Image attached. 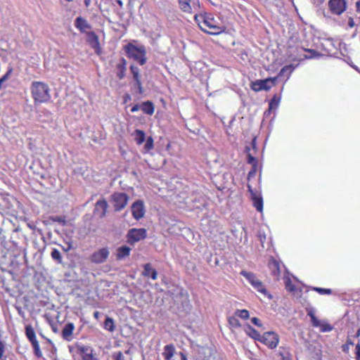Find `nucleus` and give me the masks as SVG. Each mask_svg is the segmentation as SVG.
Returning a JSON list of instances; mask_svg holds the SVG:
<instances>
[{
	"instance_id": "5701e85b",
	"label": "nucleus",
	"mask_w": 360,
	"mask_h": 360,
	"mask_svg": "<svg viewBox=\"0 0 360 360\" xmlns=\"http://www.w3.org/2000/svg\"><path fill=\"white\" fill-rule=\"evenodd\" d=\"M132 136L137 145H141L146 140L145 132L140 129H136Z\"/></svg>"
},
{
	"instance_id": "7c9ffc66",
	"label": "nucleus",
	"mask_w": 360,
	"mask_h": 360,
	"mask_svg": "<svg viewBox=\"0 0 360 360\" xmlns=\"http://www.w3.org/2000/svg\"><path fill=\"white\" fill-rule=\"evenodd\" d=\"M104 328L112 332L115 330V323L112 318L107 316L104 322Z\"/></svg>"
},
{
	"instance_id": "de8ad7c7",
	"label": "nucleus",
	"mask_w": 360,
	"mask_h": 360,
	"mask_svg": "<svg viewBox=\"0 0 360 360\" xmlns=\"http://www.w3.org/2000/svg\"><path fill=\"white\" fill-rule=\"evenodd\" d=\"M355 359L360 360V343H357L354 350Z\"/></svg>"
},
{
	"instance_id": "412c9836",
	"label": "nucleus",
	"mask_w": 360,
	"mask_h": 360,
	"mask_svg": "<svg viewBox=\"0 0 360 360\" xmlns=\"http://www.w3.org/2000/svg\"><path fill=\"white\" fill-rule=\"evenodd\" d=\"M131 248L127 245H122L117 250V259H122L124 257L129 255Z\"/></svg>"
},
{
	"instance_id": "e2e57ef3",
	"label": "nucleus",
	"mask_w": 360,
	"mask_h": 360,
	"mask_svg": "<svg viewBox=\"0 0 360 360\" xmlns=\"http://www.w3.org/2000/svg\"><path fill=\"white\" fill-rule=\"evenodd\" d=\"M86 7H89L91 4V0H84Z\"/></svg>"
},
{
	"instance_id": "4468645a",
	"label": "nucleus",
	"mask_w": 360,
	"mask_h": 360,
	"mask_svg": "<svg viewBox=\"0 0 360 360\" xmlns=\"http://www.w3.org/2000/svg\"><path fill=\"white\" fill-rule=\"evenodd\" d=\"M75 26L81 32H86L87 30H90L91 28L90 24L87 22L86 20L79 16L77 17L75 20Z\"/></svg>"
},
{
	"instance_id": "3c124183",
	"label": "nucleus",
	"mask_w": 360,
	"mask_h": 360,
	"mask_svg": "<svg viewBox=\"0 0 360 360\" xmlns=\"http://www.w3.org/2000/svg\"><path fill=\"white\" fill-rule=\"evenodd\" d=\"M10 75V71H8L6 74H5L1 79H0V89L2 87L3 83L8 79V75Z\"/></svg>"
},
{
	"instance_id": "6ab92c4d",
	"label": "nucleus",
	"mask_w": 360,
	"mask_h": 360,
	"mask_svg": "<svg viewBox=\"0 0 360 360\" xmlns=\"http://www.w3.org/2000/svg\"><path fill=\"white\" fill-rule=\"evenodd\" d=\"M108 208V203L105 200H98L96 203L95 212H100V217H103L105 216L106 210Z\"/></svg>"
},
{
	"instance_id": "9d476101",
	"label": "nucleus",
	"mask_w": 360,
	"mask_h": 360,
	"mask_svg": "<svg viewBox=\"0 0 360 360\" xmlns=\"http://www.w3.org/2000/svg\"><path fill=\"white\" fill-rule=\"evenodd\" d=\"M260 341L269 348L274 349L278 343V335L274 332H266L262 335Z\"/></svg>"
},
{
	"instance_id": "f704fd0d",
	"label": "nucleus",
	"mask_w": 360,
	"mask_h": 360,
	"mask_svg": "<svg viewBox=\"0 0 360 360\" xmlns=\"http://www.w3.org/2000/svg\"><path fill=\"white\" fill-rule=\"evenodd\" d=\"M32 343V345L33 347V349H34V354L37 356V357H41L42 356V352L40 349V347H39V342L37 340L35 341H33L31 342Z\"/></svg>"
},
{
	"instance_id": "473e14b6",
	"label": "nucleus",
	"mask_w": 360,
	"mask_h": 360,
	"mask_svg": "<svg viewBox=\"0 0 360 360\" xmlns=\"http://www.w3.org/2000/svg\"><path fill=\"white\" fill-rule=\"evenodd\" d=\"M133 89H136V92L139 94H143L144 89L142 85L141 80L134 81L133 84Z\"/></svg>"
},
{
	"instance_id": "a211bd4d",
	"label": "nucleus",
	"mask_w": 360,
	"mask_h": 360,
	"mask_svg": "<svg viewBox=\"0 0 360 360\" xmlns=\"http://www.w3.org/2000/svg\"><path fill=\"white\" fill-rule=\"evenodd\" d=\"M142 275L146 277H150L154 281L158 278L157 271L152 267L150 263H147L143 265Z\"/></svg>"
},
{
	"instance_id": "09e8293b",
	"label": "nucleus",
	"mask_w": 360,
	"mask_h": 360,
	"mask_svg": "<svg viewBox=\"0 0 360 360\" xmlns=\"http://www.w3.org/2000/svg\"><path fill=\"white\" fill-rule=\"evenodd\" d=\"M248 162L249 164H251L254 167L257 165V160L256 159L251 155V154H248Z\"/></svg>"
},
{
	"instance_id": "774afa93",
	"label": "nucleus",
	"mask_w": 360,
	"mask_h": 360,
	"mask_svg": "<svg viewBox=\"0 0 360 360\" xmlns=\"http://www.w3.org/2000/svg\"><path fill=\"white\" fill-rule=\"evenodd\" d=\"M352 67L355 69L356 70H357L359 72H360V70L358 69V68L356 66V65H352Z\"/></svg>"
},
{
	"instance_id": "b1692460",
	"label": "nucleus",
	"mask_w": 360,
	"mask_h": 360,
	"mask_svg": "<svg viewBox=\"0 0 360 360\" xmlns=\"http://www.w3.org/2000/svg\"><path fill=\"white\" fill-rule=\"evenodd\" d=\"M294 69L295 67L292 65H285L281 70L278 77H286V79H288Z\"/></svg>"
},
{
	"instance_id": "e433bc0d",
	"label": "nucleus",
	"mask_w": 360,
	"mask_h": 360,
	"mask_svg": "<svg viewBox=\"0 0 360 360\" xmlns=\"http://www.w3.org/2000/svg\"><path fill=\"white\" fill-rule=\"evenodd\" d=\"M229 323L230 326L233 328H238L240 326V321L236 316L229 317Z\"/></svg>"
},
{
	"instance_id": "603ef678",
	"label": "nucleus",
	"mask_w": 360,
	"mask_h": 360,
	"mask_svg": "<svg viewBox=\"0 0 360 360\" xmlns=\"http://www.w3.org/2000/svg\"><path fill=\"white\" fill-rule=\"evenodd\" d=\"M347 25H348V27L349 28H352V27H354L356 25L354 20V18L352 17H349L348 18V23H347Z\"/></svg>"
},
{
	"instance_id": "ddd939ff",
	"label": "nucleus",
	"mask_w": 360,
	"mask_h": 360,
	"mask_svg": "<svg viewBox=\"0 0 360 360\" xmlns=\"http://www.w3.org/2000/svg\"><path fill=\"white\" fill-rule=\"evenodd\" d=\"M268 266L271 271V275L274 276L276 280H278L281 274L280 264L274 258H271L269 262Z\"/></svg>"
},
{
	"instance_id": "69168bd1",
	"label": "nucleus",
	"mask_w": 360,
	"mask_h": 360,
	"mask_svg": "<svg viewBox=\"0 0 360 360\" xmlns=\"http://www.w3.org/2000/svg\"><path fill=\"white\" fill-rule=\"evenodd\" d=\"M116 2L121 8L123 6V2L122 0H116Z\"/></svg>"
},
{
	"instance_id": "f3484780",
	"label": "nucleus",
	"mask_w": 360,
	"mask_h": 360,
	"mask_svg": "<svg viewBox=\"0 0 360 360\" xmlns=\"http://www.w3.org/2000/svg\"><path fill=\"white\" fill-rule=\"evenodd\" d=\"M117 69V77L120 79H122L126 76V70H127V61L124 58H122L120 63L116 65Z\"/></svg>"
},
{
	"instance_id": "2eb2a0df",
	"label": "nucleus",
	"mask_w": 360,
	"mask_h": 360,
	"mask_svg": "<svg viewBox=\"0 0 360 360\" xmlns=\"http://www.w3.org/2000/svg\"><path fill=\"white\" fill-rule=\"evenodd\" d=\"M75 329L73 323H68L62 330V337L65 340L71 341L72 340V333Z\"/></svg>"
},
{
	"instance_id": "f257e3e1",
	"label": "nucleus",
	"mask_w": 360,
	"mask_h": 360,
	"mask_svg": "<svg viewBox=\"0 0 360 360\" xmlns=\"http://www.w3.org/2000/svg\"><path fill=\"white\" fill-rule=\"evenodd\" d=\"M31 91L35 103H45L51 99L50 89L47 84L41 82H34Z\"/></svg>"
},
{
	"instance_id": "a878e982",
	"label": "nucleus",
	"mask_w": 360,
	"mask_h": 360,
	"mask_svg": "<svg viewBox=\"0 0 360 360\" xmlns=\"http://www.w3.org/2000/svg\"><path fill=\"white\" fill-rule=\"evenodd\" d=\"M141 110H142L146 114L153 115L154 112V105L150 101H146L141 105Z\"/></svg>"
},
{
	"instance_id": "a19ab883",
	"label": "nucleus",
	"mask_w": 360,
	"mask_h": 360,
	"mask_svg": "<svg viewBox=\"0 0 360 360\" xmlns=\"http://www.w3.org/2000/svg\"><path fill=\"white\" fill-rule=\"evenodd\" d=\"M313 290L314 291L319 292L321 295H324V294L330 295L332 292V290L329 288H322L314 287V288H313Z\"/></svg>"
},
{
	"instance_id": "c9c22d12",
	"label": "nucleus",
	"mask_w": 360,
	"mask_h": 360,
	"mask_svg": "<svg viewBox=\"0 0 360 360\" xmlns=\"http://www.w3.org/2000/svg\"><path fill=\"white\" fill-rule=\"evenodd\" d=\"M285 288L289 292H295L296 290V288L295 285L292 283L291 280L288 278L285 279Z\"/></svg>"
},
{
	"instance_id": "6e6552de",
	"label": "nucleus",
	"mask_w": 360,
	"mask_h": 360,
	"mask_svg": "<svg viewBox=\"0 0 360 360\" xmlns=\"http://www.w3.org/2000/svg\"><path fill=\"white\" fill-rule=\"evenodd\" d=\"M328 5L333 14L340 15L346 11L347 2L346 0H329Z\"/></svg>"
},
{
	"instance_id": "13d9d810",
	"label": "nucleus",
	"mask_w": 360,
	"mask_h": 360,
	"mask_svg": "<svg viewBox=\"0 0 360 360\" xmlns=\"http://www.w3.org/2000/svg\"><path fill=\"white\" fill-rule=\"evenodd\" d=\"M248 191L250 193L251 198H252V193H255L253 191L252 188L250 185H248Z\"/></svg>"
},
{
	"instance_id": "37998d69",
	"label": "nucleus",
	"mask_w": 360,
	"mask_h": 360,
	"mask_svg": "<svg viewBox=\"0 0 360 360\" xmlns=\"http://www.w3.org/2000/svg\"><path fill=\"white\" fill-rule=\"evenodd\" d=\"M319 327L321 332H330L333 330V326L327 323H321Z\"/></svg>"
},
{
	"instance_id": "0e129e2a",
	"label": "nucleus",
	"mask_w": 360,
	"mask_h": 360,
	"mask_svg": "<svg viewBox=\"0 0 360 360\" xmlns=\"http://www.w3.org/2000/svg\"><path fill=\"white\" fill-rule=\"evenodd\" d=\"M314 4H316L317 5L321 4L323 2V0H313Z\"/></svg>"
},
{
	"instance_id": "0eeeda50",
	"label": "nucleus",
	"mask_w": 360,
	"mask_h": 360,
	"mask_svg": "<svg viewBox=\"0 0 360 360\" xmlns=\"http://www.w3.org/2000/svg\"><path fill=\"white\" fill-rule=\"evenodd\" d=\"M146 230L145 229H131L127 235V242L134 245L146 238Z\"/></svg>"
},
{
	"instance_id": "20e7f679",
	"label": "nucleus",
	"mask_w": 360,
	"mask_h": 360,
	"mask_svg": "<svg viewBox=\"0 0 360 360\" xmlns=\"http://www.w3.org/2000/svg\"><path fill=\"white\" fill-rule=\"evenodd\" d=\"M204 27H206L207 32L211 34H217L224 31V26L217 22L211 15L205 14V19L203 22Z\"/></svg>"
},
{
	"instance_id": "4be33fe9",
	"label": "nucleus",
	"mask_w": 360,
	"mask_h": 360,
	"mask_svg": "<svg viewBox=\"0 0 360 360\" xmlns=\"http://www.w3.org/2000/svg\"><path fill=\"white\" fill-rule=\"evenodd\" d=\"M175 352L174 346L172 344L167 345L164 347L162 355L165 360H171Z\"/></svg>"
},
{
	"instance_id": "9b49d317",
	"label": "nucleus",
	"mask_w": 360,
	"mask_h": 360,
	"mask_svg": "<svg viewBox=\"0 0 360 360\" xmlns=\"http://www.w3.org/2000/svg\"><path fill=\"white\" fill-rule=\"evenodd\" d=\"M276 78H268L264 80H256L252 83L251 88L255 91L269 90L274 85Z\"/></svg>"
},
{
	"instance_id": "a18cd8bd",
	"label": "nucleus",
	"mask_w": 360,
	"mask_h": 360,
	"mask_svg": "<svg viewBox=\"0 0 360 360\" xmlns=\"http://www.w3.org/2000/svg\"><path fill=\"white\" fill-rule=\"evenodd\" d=\"M50 219L53 221L58 222L63 225H65L66 223V220H65V217H58V216L51 217Z\"/></svg>"
},
{
	"instance_id": "dca6fc26",
	"label": "nucleus",
	"mask_w": 360,
	"mask_h": 360,
	"mask_svg": "<svg viewBox=\"0 0 360 360\" xmlns=\"http://www.w3.org/2000/svg\"><path fill=\"white\" fill-rule=\"evenodd\" d=\"M87 35V41L91 46V48L94 49L98 53V51L100 48V44L98 36L94 32H86Z\"/></svg>"
},
{
	"instance_id": "8fccbe9b",
	"label": "nucleus",
	"mask_w": 360,
	"mask_h": 360,
	"mask_svg": "<svg viewBox=\"0 0 360 360\" xmlns=\"http://www.w3.org/2000/svg\"><path fill=\"white\" fill-rule=\"evenodd\" d=\"M251 321L253 324H255V326H257L258 327H261L262 326L261 321L257 317H253L251 319Z\"/></svg>"
},
{
	"instance_id": "58836bf2",
	"label": "nucleus",
	"mask_w": 360,
	"mask_h": 360,
	"mask_svg": "<svg viewBox=\"0 0 360 360\" xmlns=\"http://www.w3.org/2000/svg\"><path fill=\"white\" fill-rule=\"evenodd\" d=\"M308 315L311 318V321L313 326L319 327V326H321V322L315 316V315L314 314V313L312 311H309L308 313Z\"/></svg>"
},
{
	"instance_id": "4c0bfd02",
	"label": "nucleus",
	"mask_w": 360,
	"mask_h": 360,
	"mask_svg": "<svg viewBox=\"0 0 360 360\" xmlns=\"http://www.w3.org/2000/svg\"><path fill=\"white\" fill-rule=\"evenodd\" d=\"M235 315L243 319H247L249 317V311L246 309L237 310Z\"/></svg>"
},
{
	"instance_id": "bb28decb",
	"label": "nucleus",
	"mask_w": 360,
	"mask_h": 360,
	"mask_svg": "<svg viewBox=\"0 0 360 360\" xmlns=\"http://www.w3.org/2000/svg\"><path fill=\"white\" fill-rule=\"evenodd\" d=\"M25 334L30 342L37 340L35 332L31 325L25 326Z\"/></svg>"
},
{
	"instance_id": "72a5a7b5",
	"label": "nucleus",
	"mask_w": 360,
	"mask_h": 360,
	"mask_svg": "<svg viewBox=\"0 0 360 360\" xmlns=\"http://www.w3.org/2000/svg\"><path fill=\"white\" fill-rule=\"evenodd\" d=\"M153 148V139L151 136L147 138L143 147L145 153L149 152Z\"/></svg>"
},
{
	"instance_id": "bf43d9fd",
	"label": "nucleus",
	"mask_w": 360,
	"mask_h": 360,
	"mask_svg": "<svg viewBox=\"0 0 360 360\" xmlns=\"http://www.w3.org/2000/svg\"><path fill=\"white\" fill-rule=\"evenodd\" d=\"M179 355L181 356V360H188L184 353L180 352Z\"/></svg>"
},
{
	"instance_id": "4d7b16f0",
	"label": "nucleus",
	"mask_w": 360,
	"mask_h": 360,
	"mask_svg": "<svg viewBox=\"0 0 360 360\" xmlns=\"http://www.w3.org/2000/svg\"><path fill=\"white\" fill-rule=\"evenodd\" d=\"M356 11L357 13H360V0L356 2Z\"/></svg>"
},
{
	"instance_id": "5fc2aeb1",
	"label": "nucleus",
	"mask_w": 360,
	"mask_h": 360,
	"mask_svg": "<svg viewBox=\"0 0 360 360\" xmlns=\"http://www.w3.org/2000/svg\"><path fill=\"white\" fill-rule=\"evenodd\" d=\"M141 109V105H139V104H136L135 105H134L132 107V108L131 109V112H135L138 110H139Z\"/></svg>"
},
{
	"instance_id": "c85d7f7f",
	"label": "nucleus",
	"mask_w": 360,
	"mask_h": 360,
	"mask_svg": "<svg viewBox=\"0 0 360 360\" xmlns=\"http://www.w3.org/2000/svg\"><path fill=\"white\" fill-rule=\"evenodd\" d=\"M130 72L132 75L134 82L138 81V80H141V77L140 75V70L137 66H136L134 65H131L130 66Z\"/></svg>"
},
{
	"instance_id": "aec40b11",
	"label": "nucleus",
	"mask_w": 360,
	"mask_h": 360,
	"mask_svg": "<svg viewBox=\"0 0 360 360\" xmlns=\"http://www.w3.org/2000/svg\"><path fill=\"white\" fill-rule=\"evenodd\" d=\"M194 13V20L200 27V28L203 31L206 32V27H204L203 22L205 19V14H202L201 10L200 9L198 12H193Z\"/></svg>"
},
{
	"instance_id": "cd10ccee",
	"label": "nucleus",
	"mask_w": 360,
	"mask_h": 360,
	"mask_svg": "<svg viewBox=\"0 0 360 360\" xmlns=\"http://www.w3.org/2000/svg\"><path fill=\"white\" fill-rule=\"evenodd\" d=\"M246 333L248 335H250L253 339L260 341L262 335L252 326H248L247 327Z\"/></svg>"
},
{
	"instance_id": "f8f14e48",
	"label": "nucleus",
	"mask_w": 360,
	"mask_h": 360,
	"mask_svg": "<svg viewBox=\"0 0 360 360\" xmlns=\"http://www.w3.org/2000/svg\"><path fill=\"white\" fill-rule=\"evenodd\" d=\"M131 213L134 218L136 220L143 217L145 214V209L143 202L141 200H137L132 204Z\"/></svg>"
},
{
	"instance_id": "338daca9",
	"label": "nucleus",
	"mask_w": 360,
	"mask_h": 360,
	"mask_svg": "<svg viewBox=\"0 0 360 360\" xmlns=\"http://www.w3.org/2000/svg\"><path fill=\"white\" fill-rule=\"evenodd\" d=\"M360 336V328L357 330L355 337L359 338Z\"/></svg>"
},
{
	"instance_id": "423d86ee",
	"label": "nucleus",
	"mask_w": 360,
	"mask_h": 360,
	"mask_svg": "<svg viewBox=\"0 0 360 360\" xmlns=\"http://www.w3.org/2000/svg\"><path fill=\"white\" fill-rule=\"evenodd\" d=\"M179 8L184 13H193L200 10L199 0H178Z\"/></svg>"
},
{
	"instance_id": "864d4df0",
	"label": "nucleus",
	"mask_w": 360,
	"mask_h": 360,
	"mask_svg": "<svg viewBox=\"0 0 360 360\" xmlns=\"http://www.w3.org/2000/svg\"><path fill=\"white\" fill-rule=\"evenodd\" d=\"M279 354L281 356V360H290L288 352H285V354L280 352Z\"/></svg>"
},
{
	"instance_id": "ea45409f",
	"label": "nucleus",
	"mask_w": 360,
	"mask_h": 360,
	"mask_svg": "<svg viewBox=\"0 0 360 360\" xmlns=\"http://www.w3.org/2000/svg\"><path fill=\"white\" fill-rule=\"evenodd\" d=\"M354 342L350 339H347L346 343L342 346V350L346 354L349 353L350 346H353Z\"/></svg>"
},
{
	"instance_id": "c03bdc74",
	"label": "nucleus",
	"mask_w": 360,
	"mask_h": 360,
	"mask_svg": "<svg viewBox=\"0 0 360 360\" xmlns=\"http://www.w3.org/2000/svg\"><path fill=\"white\" fill-rule=\"evenodd\" d=\"M82 351L84 353L82 360H98L92 354L84 352V348H82Z\"/></svg>"
},
{
	"instance_id": "f03ea898",
	"label": "nucleus",
	"mask_w": 360,
	"mask_h": 360,
	"mask_svg": "<svg viewBox=\"0 0 360 360\" xmlns=\"http://www.w3.org/2000/svg\"><path fill=\"white\" fill-rule=\"evenodd\" d=\"M125 51L129 58H133L139 65H143L146 63V52L144 46L137 47L131 44L125 46Z\"/></svg>"
},
{
	"instance_id": "c756f323",
	"label": "nucleus",
	"mask_w": 360,
	"mask_h": 360,
	"mask_svg": "<svg viewBox=\"0 0 360 360\" xmlns=\"http://www.w3.org/2000/svg\"><path fill=\"white\" fill-rule=\"evenodd\" d=\"M51 258L56 262L58 264L63 262V257L60 252L56 248H53L51 252Z\"/></svg>"
},
{
	"instance_id": "2f4dec72",
	"label": "nucleus",
	"mask_w": 360,
	"mask_h": 360,
	"mask_svg": "<svg viewBox=\"0 0 360 360\" xmlns=\"http://www.w3.org/2000/svg\"><path fill=\"white\" fill-rule=\"evenodd\" d=\"M280 101H281L280 97L278 96L276 94L274 95L269 103V109L270 110L276 109L279 105Z\"/></svg>"
},
{
	"instance_id": "393cba45",
	"label": "nucleus",
	"mask_w": 360,
	"mask_h": 360,
	"mask_svg": "<svg viewBox=\"0 0 360 360\" xmlns=\"http://www.w3.org/2000/svg\"><path fill=\"white\" fill-rule=\"evenodd\" d=\"M255 207L258 212H262L263 210V200L262 197L257 196L256 193H252L251 198Z\"/></svg>"
},
{
	"instance_id": "052dcab7",
	"label": "nucleus",
	"mask_w": 360,
	"mask_h": 360,
	"mask_svg": "<svg viewBox=\"0 0 360 360\" xmlns=\"http://www.w3.org/2000/svg\"><path fill=\"white\" fill-rule=\"evenodd\" d=\"M124 102H127V101H129L131 100V96L129 94H126L124 96Z\"/></svg>"
},
{
	"instance_id": "6e6d98bb",
	"label": "nucleus",
	"mask_w": 360,
	"mask_h": 360,
	"mask_svg": "<svg viewBox=\"0 0 360 360\" xmlns=\"http://www.w3.org/2000/svg\"><path fill=\"white\" fill-rule=\"evenodd\" d=\"M4 352V346L3 343L0 341V359L2 358Z\"/></svg>"
},
{
	"instance_id": "7ed1b4c3",
	"label": "nucleus",
	"mask_w": 360,
	"mask_h": 360,
	"mask_svg": "<svg viewBox=\"0 0 360 360\" xmlns=\"http://www.w3.org/2000/svg\"><path fill=\"white\" fill-rule=\"evenodd\" d=\"M240 274L248 281L255 290L264 295V297L271 299L272 296L268 292L262 282L253 273L242 271Z\"/></svg>"
},
{
	"instance_id": "39448f33",
	"label": "nucleus",
	"mask_w": 360,
	"mask_h": 360,
	"mask_svg": "<svg viewBox=\"0 0 360 360\" xmlns=\"http://www.w3.org/2000/svg\"><path fill=\"white\" fill-rule=\"evenodd\" d=\"M110 256V250L107 247L101 248L94 252L89 257L91 262L96 264L105 263Z\"/></svg>"
},
{
	"instance_id": "49530a36",
	"label": "nucleus",
	"mask_w": 360,
	"mask_h": 360,
	"mask_svg": "<svg viewBox=\"0 0 360 360\" xmlns=\"http://www.w3.org/2000/svg\"><path fill=\"white\" fill-rule=\"evenodd\" d=\"M112 358L114 360H125V357L122 352H117L113 354Z\"/></svg>"
},
{
	"instance_id": "1a4fd4ad",
	"label": "nucleus",
	"mask_w": 360,
	"mask_h": 360,
	"mask_svg": "<svg viewBox=\"0 0 360 360\" xmlns=\"http://www.w3.org/2000/svg\"><path fill=\"white\" fill-rule=\"evenodd\" d=\"M129 198L124 193H115L112 195V202L115 211L124 209L128 202Z\"/></svg>"
},
{
	"instance_id": "680f3d73",
	"label": "nucleus",
	"mask_w": 360,
	"mask_h": 360,
	"mask_svg": "<svg viewBox=\"0 0 360 360\" xmlns=\"http://www.w3.org/2000/svg\"><path fill=\"white\" fill-rule=\"evenodd\" d=\"M99 316H100V313L98 311H96L94 313V316L95 319H98Z\"/></svg>"
},
{
	"instance_id": "79ce46f5",
	"label": "nucleus",
	"mask_w": 360,
	"mask_h": 360,
	"mask_svg": "<svg viewBox=\"0 0 360 360\" xmlns=\"http://www.w3.org/2000/svg\"><path fill=\"white\" fill-rule=\"evenodd\" d=\"M306 51L309 52L310 53L309 56H304V58L307 59H311L314 58H316L321 56L318 52L313 49H304Z\"/></svg>"
}]
</instances>
